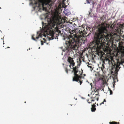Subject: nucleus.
<instances>
[{"label": "nucleus", "instance_id": "bb28decb", "mask_svg": "<svg viewBox=\"0 0 124 124\" xmlns=\"http://www.w3.org/2000/svg\"><path fill=\"white\" fill-rule=\"evenodd\" d=\"M30 48H29V49H28H28H27V50H30Z\"/></svg>", "mask_w": 124, "mask_h": 124}, {"label": "nucleus", "instance_id": "9d476101", "mask_svg": "<svg viewBox=\"0 0 124 124\" xmlns=\"http://www.w3.org/2000/svg\"><path fill=\"white\" fill-rule=\"evenodd\" d=\"M95 104L96 103L92 105V107L91 108V111L92 112H94L96 110V106L95 105Z\"/></svg>", "mask_w": 124, "mask_h": 124}, {"label": "nucleus", "instance_id": "393cba45", "mask_svg": "<svg viewBox=\"0 0 124 124\" xmlns=\"http://www.w3.org/2000/svg\"><path fill=\"white\" fill-rule=\"evenodd\" d=\"M7 48H10V47H7Z\"/></svg>", "mask_w": 124, "mask_h": 124}, {"label": "nucleus", "instance_id": "a211bd4d", "mask_svg": "<svg viewBox=\"0 0 124 124\" xmlns=\"http://www.w3.org/2000/svg\"><path fill=\"white\" fill-rule=\"evenodd\" d=\"M99 91V90H98L97 89L95 88L94 90V92L95 93H96V92H98V91Z\"/></svg>", "mask_w": 124, "mask_h": 124}, {"label": "nucleus", "instance_id": "423d86ee", "mask_svg": "<svg viewBox=\"0 0 124 124\" xmlns=\"http://www.w3.org/2000/svg\"><path fill=\"white\" fill-rule=\"evenodd\" d=\"M38 2H36L35 4L36 5L38 4V7H39L41 6L42 7H44V5H49L50 6L52 5V3H50L52 2L51 0H38Z\"/></svg>", "mask_w": 124, "mask_h": 124}, {"label": "nucleus", "instance_id": "2eb2a0df", "mask_svg": "<svg viewBox=\"0 0 124 124\" xmlns=\"http://www.w3.org/2000/svg\"><path fill=\"white\" fill-rule=\"evenodd\" d=\"M34 36L35 35H32L31 37L32 39L35 41H36L37 40L34 37Z\"/></svg>", "mask_w": 124, "mask_h": 124}, {"label": "nucleus", "instance_id": "dca6fc26", "mask_svg": "<svg viewBox=\"0 0 124 124\" xmlns=\"http://www.w3.org/2000/svg\"><path fill=\"white\" fill-rule=\"evenodd\" d=\"M65 70L66 72V73L67 74L68 73V69L66 67L65 68Z\"/></svg>", "mask_w": 124, "mask_h": 124}, {"label": "nucleus", "instance_id": "c756f323", "mask_svg": "<svg viewBox=\"0 0 124 124\" xmlns=\"http://www.w3.org/2000/svg\"><path fill=\"white\" fill-rule=\"evenodd\" d=\"M24 103H26V101H25V102H24Z\"/></svg>", "mask_w": 124, "mask_h": 124}, {"label": "nucleus", "instance_id": "b1692460", "mask_svg": "<svg viewBox=\"0 0 124 124\" xmlns=\"http://www.w3.org/2000/svg\"><path fill=\"white\" fill-rule=\"evenodd\" d=\"M119 37V39H118V40H119L120 39V37Z\"/></svg>", "mask_w": 124, "mask_h": 124}, {"label": "nucleus", "instance_id": "f257e3e1", "mask_svg": "<svg viewBox=\"0 0 124 124\" xmlns=\"http://www.w3.org/2000/svg\"><path fill=\"white\" fill-rule=\"evenodd\" d=\"M76 32V30H71L70 29L69 32L70 34L68 38L69 40L66 41L65 44L68 48H70L72 51L78 50V45L80 42V40H82L83 37H85L87 35V33L86 32L84 28H83Z\"/></svg>", "mask_w": 124, "mask_h": 124}, {"label": "nucleus", "instance_id": "9b49d317", "mask_svg": "<svg viewBox=\"0 0 124 124\" xmlns=\"http://www.w3.org/2000/svg\"><path fill=\"white\" fill-rule=\"evenodd\" d=\"M65 1V0H60V1H62V7L63 8H64L65 5V3H64Z\"/></svg>", "mask_w": 124, "mask_h": 124}, {"label": "nucleus", "instance_id": "0eeeda50", "mask_svg": "<svg viewBox=\"0 0 124 124\" xmlns=\"http://www.w3.org/2000/svg\"><path fill=\"white\" fill-rule=\"evenodd\" d=\"M118 50V52H121L122 57L124 58V44L119 42Z\"/></svg>", "mask_w": 124, "mask_h": 124}, {"label": "nucleus", "instance_id": "412c9836", "mask_svg": "<svg viewBox=\"0 0 124 124\" xmlns=\"http://www.w3.org/2000/svg\"><path fill=\"white\" fill-rule=\"evenodd\" d=\"M41 45H43V41H41Z\"/></svg>", "mask_w": 124, "mask_h": 124}, {"label": "nucleus", "instance_id": "7ed1b4c3", "mask_svg": "<svg viewBox=\"0 0 124 124\" xmlns=\"http://www.w3.org/2000/svg\"><path fill=\"white\" fill-rule=\"evenodd\" d=\"M106 41H94L92 42L89 44L88 47L91 50L94 49L95 50L97 54L99 56H101V59L103 61V63L104 65L105 64V61H108L109 63L111 64L113 66L116 65V64L114 62L113 57L110 56H104L103 55L104 54L102 51V49H103V46H105V43Z\"/></svg>", "mask_w": 124, "mask_h": 124}, {"label": "nucleus", "instance_id": "2f4dec72", "mask_svg": "<svg viewBox=\"0 0 124 124\" xmlns=\"http://www.w3.org/2000/svg\"><path fill=\"white\" fill-rule=\"evenodd\" d=\"M44 39V40H45V39Z\"/></svg>", "mask_w": 124, "mask_h": 124}, {"label": "nucleus", "instance_id": "f8f14e48", "mask_svg": "<svg viewBox=\"0 0 124 124\" xmlns=\"http://www.w3.org/2000/svg\"><path fill=\"white\" fill-rule=\"evenodd\" d=\"M105 68V66L103 64H102L101 66V70L102 71H103V70Z\"/></svg>", "mask_w": 124, "mask_h": 124}, {"label": "nucleus", "instance_id": "39448f33", "mask_svg": "<svg viewBox=\"0 0 124 124\" xmlns=\"http://www.w3.org/2000/svg\"><path fill=\"white\" fill-rule=\"evenodd\" d=\"M78 66H80V65L78 64L77 66L74 67L72 68V72H74V76L72 80L73 81H76L77 82L79 81L80 85L82 82L81 80L82 78V77L81 76L83 74V70L82 69V72H80L79 71V73L77 74V73L78 71V69L79 68Z\"/></svg>", "mask_w": 124, "mask_h": 124}, {"label": "nucleus", "instance_id": "a878e982", "mask_svg": "<svg viewBox=\"0 0 124 124\" xmlns=\"http://www.w3.org/2000/svg\"><path fill=\"white\" fill-rule=\"evenodd\" d=\"M84 76H85V74H84Z\"/></svg>", "mask_w": 124, "mask_h": 124}, {"label": "nucleus", "instance_id": "f03ea898", "mask_svg": "<svg viewBox=\"0 0 124 124\" xmlns=\"http://www.w3.org/2000/svg\"><path fill=\"white\" fill-rule=\"evenodd\" d=\"M106 15H103L100 17V21H102L101 24L98 25V30L95 33L94 36V41H106L105 38L104 37L105 35H104V33L106 34L107 35L111 38H114V35H116V33L113 31H109L107 30V28H108L107 26L106 23Z\"/></svg>", "mask_w": 124, "mask_h": 124}, {"label": "nucleus", "instance_id": "5701e85b", "mask_svg": "<svg viewBox=\"0 0 124 124\" xmlns=\"http://www.w3.org/2000/svg\"><path fill=\"white\" fill-rule=\"evenodd\" d=\"M103 101L104 102H106V100L105 99H104Z\"/></svg>", "mask_w": 124, "mask_h": 124}, {"label": "nucleus", "instance_id": "473e14b6", "mask_svg": "<svg viewBox=\"0 0 124 124\" xmlns=\"http://www.w3.org/2000/svg\"><path fill=\"white\" fill-rule=\"evenodd\" d=\"M90 68H91V66H90Z\"/></svg>", "mask_w": 124, "mask_h": 124}, {"label": "nucleus", "instance_id": "7c9ffc66", "mask_svg": "<svg viewBox=\"0 0 124 124\" xmlns=\"http://www.w3.org/2000/svg\"><path fill=\"white\" fill-rule=\"evenodd\" d=\"M117 124H119V123H117Z\"/></svg>", "mask_w": 124, "mask_h": 124}, {"label": "nucleus", "instance_id": "6e6552de", "mask_svg": "<svg viewBox=\"0 0 124 124\" xmlns=\"http://www.w3.org/2000/svg\"><path fill=\"white\" fill-rule=\"evenodd\" d=\"M95 96H92L91 98V99H93L91 100V102H90L89 101V100H87V101L89 103H91L92 101H94L95 100H96L97 101L99 99V92H97V93L95 94Z\"/></svg>", "mask_w": 124, "mask_h": 124}, {"label": "nucleus", "instance_id": "6ab92c4d", "mask_svg": "<svg viewBox=\"0 0 124 124\" xmlns=\"http://www.w3.org/2000/svg\"><path fill=\"white\" fill-rule=\"evenodd\" d=\"M91 0H86L87 3H90V1H91Z\"/></svg>", "mask_w": 124, "mask_h": 124}, {"label": "nucleus", "instance_id": "ddd939ff", "mask_svg": "<svg viewBox=\"0 0 124 124\" xmlns=\"http://www.w3.org/2000/svg\"><path fill=\"white\" fill-rule=\"evenodd\" d=\"M67 11L68 10L67 9H64V10L63 11L64 13L66 15L68 14L67 12Z\"/></svg>", "mask_w": 124, "mask_h": 124}, {"label": "nucleus", "instance_id": "4be33fe9", "mask_svg": "<svg viewBox=\"0 0 124 124\" xmlns=\"http://www.w3.org/2000/svg\"><path fill=\"white\" fill-rule=\"evenodd\" d=\"M104 102L103 101L101 103H100V105H101L102 104H104Z\"/></svg>", "mask_w": 124, "mask_h": 124}, {"label": "nucleus", "instance_id": "f3484780", "mask_svg": "<svg viewBox=\"0 0 124 124\" xmlns=\"http://www.w3.org/2000/svg\"><path fill=\"white\" fill-rule=\"evenodd\" d=\"M40 36L41 37V36L40 34H39V35H38L35 38L37 39H38L39 38Z\"/></svg>", "mask_w": 124, "mask_h": 124}, {"label": "nucleus", "instance_id": "20e7f679", "mask_svg": "<svg viewBox=\"0 0 124 124\" xmlns=\"http://www.w3.org/2000/svg\"><path fill=\"white\" fill-rule=\"evenodd\" d=\"M61 17L59 14H55L52 19H49L47 20L48 23H44L42 22V28L44 32V33L47 36L48 35L53 37L54 34L53 30L56 27L55 26L56 22L60 21L61 20Z\"/></svg>", "mask_w": 124, "mask_h": 124}, {"label": "nucleus", "instance_id": "72a5a7b5", "mask_svg": "<svg viewBox=\"0 0 124 124\" xmlns=\"http://www.w3.org/2000/svg\"><path fill=\"white\" fill-rule=\"evenodd\" d=\"M94 93L93 94V95H94Z\"/></svg>", "mask_w": 124, "mask_h": 124}, {"label": "nucleus", "instance_id": "4468645a", "mask_svg": "<svg viewBox=\"0 0 124 124\" xmlns=\"http://www.w3.org/2000/svg\"><path fill=\"white\" fill-rule=\"evenodd\" d=\"M109 123L110 124H117V123L116 122L113 121L111 122H110Z\"/></svg>", "mask_w": 124, "mask_h": 124}, {"label": "nucleus", "instance_id": "1a4fd4ad", "mask_svg": "<svg viewBox=\"0 0 124 124\" xmlns=\"http://www.w3.org/2000/svg\"><path fill=\"white\" fill-rule=\"evenodd\" d=\"M67 61L70 63L69 67L71 68V65L72 67L74 66L75 63L74 62V61L73 60V58L70 57H69L68 58Z\"/></svg>", "mask_w": 124, "mask_h": 124}, {"label": "nucleus", "instance_id": "cd10ccee", "mask_svg": "<svg viewBox=\"0 0 124 124\" xmlns=\"http://www.w3.org/2000/svg\"><path fill=\"white\" fill-rule=\"evenodd\" d=\"M97 106H98V104H97Z\"/></svg>", "mask_w": 124, "mask_h": 124}, {"label": "nucleus", "instance_id": "c85d7f7f", "mask_svg": "<svg viewBox=\"0 0 124 124\" xmlns=\"http://www.w3.org/2000/svg\"><path fill=\"white\" fill-rule=\"evenodd\" d=\"M89 14H91V13L90 12H89Z\"/></svg>", "mask_w": 124, "mask_h": 124}, {"label": "nucleus", "instance_id": "aec40b11", "mask_svg": "<svg viewBox=\"0 0 124 124\" xmlns=\"http://www.w3.org/2000/svg\"><path fill=\"white\" fill-rule=\"evenodd\" d=\"M110 95H111L113 93L112 91V90H110Z\"/></svg>", "mask_w": 124, "mask_h": 124}]
</instances>
